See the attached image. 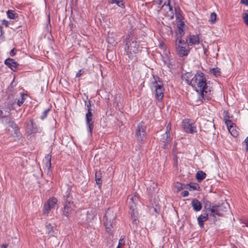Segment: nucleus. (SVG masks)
<instances>
[{
    "label": "nucleus",
    "mask_w": 248,
    "mask_h": 248,
    "mask_svg": "<svg viewBox=\"0 0 248 248\" xmlns=\"http://www.w3.org/2000/svg\"><path fill=\"white\" fill-rule=\"evenodd\" d=\"M182 78L191 85L203 98L207 100L211 98V90L207 86L206 79L202 72H198L194 76L191 73H186L182 76Z\"/></svg>",
    "instance_id": "1"
},
{
    "label": "nucleus",
    "mask_w": 248,
    "mask_h": 248,
    "mask_svg": "<svg viewBox=\"0 0 248 248\" xmlns=\"http://www.w3.org/2000/svg\"><path fill=\"white\" fill-rule=\"evenodd\" d=\"M204 208L206 212H210V216L215 217L216 215L223 216L224 213L228 210L229 205L227 202H223L221 205H211L210 203L207 202Z\"/></svg>",
    "instance_id": "2"
},
{
    "label": "nucleus",
    "mask_w": 248,
    "mask_h": 248,
    "mask_svg": "<svg viewBox=\"0 0 248 248\" xmlns=\"http://www.w3.org/2000/svg\"><path fill=\"white\" fill-rule=\"evenodd\" d=\"M158 4L162 5L161 9L158 11L159 17L164 18V16L169 19H172L174 14L170 5V0H158Z\"/></svg>",
    "instance_id": "3"
},
{
    "label": "nucleus",
    "mask_w": 248,
    "mask_h": 248,
    "mask_svg": "<svg viewBox=\"0 0 248 248\" xmlns=\"http://www.w3.org/2000/svg\"><path fill=\"white\" fill-rule=\"evenodd\" d=\"M116 214L111 210L108 209L104 217V224L107 232L111 233L112 229L115 225Z\"/></svg>",
    "instance_id": "4"
},
{
    "label": "nucleus",
    "mask_w": 248,
    "mask_h": 248,
    "mask_svg": "<svg viewBox=\"0 0 248 248\" xmlns=\"http://www.w3.org/2000/svg\"><path fill=\"white\" fill-rule=\"evenodd\" d=\"M127 55L131 59L135 58V54L139 51V45L134 38H126V41Z\"/></svg>",
    "instance_id": "5"
},
{
    "label": "nucleus",
    "mask_w": 248,
    "mask_h": 248,
    "mask_svg": "<svg viewBox=\"0 0 248 248\" xmlns=\"http://www.w3.org/2000/svg\"><path fill=\"white\" fill-rule=\"evenodd\" d=\"M176 46L178 54L180 56L187 55L189 52L188 45L180 38L176 39Z\"/></svg>",
    "instance_id": "6"
},
{
    "label": "nucleus",
    "mask_w": 248,
    "mask_h": 248,
    "mask_svg": "<svg viewBox=\"0 0 248 248\" xmlns=\"http://www.w3.org/2000/svg\"><path fill=\"white\" fill-rule=\"evenodd\" d=\"M182 125L184 131L187 133L193 134L197 131L196 126L191 119H185L182 122Z\"/></svg>",
    "instance_id": "7"
},
{
    "label": "nucleus",
    "mask_w": 248,
    "mask_h": 248,
    "mask_svg": "<svg viewBox=\"0 0 248 248\" xmlns=\"http://www.w3.org/2000/svg\"><path fill=\"white\" fill-rule=\"evenodd\" d=\"M139 202V198L136 194L129 195L127 199V202L129 205L130 209L132 211L131 213L132 217L135 216L136 211H135L137 204Z\"/></svg>",
    "instance_id": "8"
},
{
    "label": "nucleus",
    "mask_w": 248,
    "mask_h": 248,
    "mask_svg": "<svg viewBox=\"0 0 248 248\" xmlns=\"http://www.w3.org/2000/svg\"><path fill=\"white\" fill-rule=\"evenodd\" d=\"M146 126L144 123H140L137 126L135 131V136L137 140L139 141H142L145 138Z\"/></svg>",
    "instance_id": "9"
},
{
    "label": "nucleus",
    "mask_w": 248,
    "mask_h": 248,
    "mask_svg": "<svg viewBox=\"0 0 248 248\" xmlns=\"http://www.w3.org/2000/svg\"><path fill=\"white\" fill-rule=\"evenodd\" d=\"M177 26L178 30L176 31L177 38H180L182 39V37L185 33V31L186 30V26L184 22L182 20V16H177Z\"/></svg>",
    "instance_id": "10"
},
{
    "label": "nucleus",
    "mask_w": 248,
    "mask_h": 248,
    "mask_svg": "<svg viewBox=\"0 0 248 248\" xmlns=\"http://www.w3.org/2000/svg\"><path fill=\"white\" fill-rule=\"evenodd\" d=\"M14 103V102L13 101L10 100L5 102L4 105L0 109V118L6 117L10 115L11 108Z\"/></svg>",
    "instance_id": "11"
},
{
    "label": "nucleus",
    "mask_w": 248,
    "mask_h": 248,
    "mask_svg": "<svg viewBox=\"0 0 248 248\" xmlns=\"http://www.w3.org/2000/svg\"><path fill=\"white\" fill-rule=\"evenodd\" d=\"M153 85L155 88V97L157 100H161L164 96V89L161 82L155 81L153 82Z\"/></svg>",
    "instance_id": "12"
},
{
    "label": "nucleus",
    "mask_w": 248,
    "mask_h": 248,
    "mask_svg": "<svg viewBox=\"0 0 248 248\" xmlns=\"http://www.w3.org/2000/svg\"><path fill=\"white\" fill-rule=\"evenodd\" d=\"M225 124L227 125L228 130L230 133L233 137H236L238 134V131L236 128V126L231 121L225 119Z\"/></svg>",
    "instance_id": "13"
},
{
    "label": "nucleus",
    "mask_w": 248,
    "mask_h": 248,
    "mask_svg": "<svg viewBox=\"0 0 248 248\" xmlns=\"http://www.w3.org/2000/svg\"><path fill=\"white\" fill-rule=\"evenodd\" d=\"M170 130L171 126L170 124L169 123L166 126L165 133L162 134L161 136L160 140L162 142L164 143H168L171 140L172 138L170 137Z\"/></svg>",
    "instance_id": "14"
},
{
    "label": "nucleus",
    "mask_w": 248,
    "mask_h": 248,
    "mask_svg": "<svg viewBox=\"0 0 248 248\" xmlns=\"http://www.w3.org/2000/svg\"><path fill=\"white\" fill-rule=\"evenodd\" d=\"M93 114L92 112H87L86 114V123L88 128V131L92 133L93 127V122L92 120Z\"/></svg>",
    "instance_id": "15"
},
{
    "label": "nucleus",
    "mask_w": 248,
    "mask_h": 248,
    "mask_svg": "<svg viewBox=\"0 0 248 248\" xmlns=\"http://www.w3.org/2000/svg\"><path fill=\"white\" fill-rule=\"evenodd\" d=\"M108 43L112 46H115L117 44V37L116 34L112 32L109 31L107 39Z\"/></svg>",
    "instance_id": "16"
},
{
    "label": "nucleus",
    "mask_w": 248,
    "mask_h": 248,
    "mask_svg": "<svg viewBox=\"0 0 248 248\" xmlns=\"http://www.w3.org/2000/svg\"><path fill=\"white\" fill-rule=\"evenodd\" d=\"M74 205L73 203H71L70 202H66L63 208V215L66 217H68L69 214L74 209Z\"/></svg>",
    "instance_id": "17"
},
{
    "label": "nucleus",
    "mask_w": 248,
    "mask_h": 248,
    "mask_svg": "<svg viewBox=\"0 0 248 248\" xmlns=\"http://www.w3.org/2000/svg\"><path fill=\"white\" fill-rule=\"evenodd\" d=\"M209 215L210 216V212H208V213H203L198 217V221L201 228H202L203 227V222L208 219Z\"/></svg>",
    "instance_id": "18"
},
{
    "label": "nucleus",
    "mask_w": 248,
    "mask_h": 248,
    "mask_svg": "<svg viewBox=\"0 0 248 248\" xmlns=\"http://www.w3.org/2000/svg\"><path fill=\"white\" fill-rule=\"evenodd\" d=\"M5 64L13 71H15L18 65V63L14 60L10 58L5 61Z\"/></svg>",
    "instance_id": "19"
},
{
    "label": "nucleus",
    "mask_w": 248,
    "mask_h": 248,
    "mask_svg": "<svg viewBox=\"0 0 248 248\" xmlns=\"http://www.w3.org/2000/svg\"><path fill=\"white\" fill-rule=\"evenodd\" d=\"M189 44L196 45L200 44V38L198 35H189L188 37Z\"/></svg>",
    "instance_id": "20"
},
{
    "label": "nucleus",
    "mask_w": 248,
    "mask_h": 248,
    "mask_svg": "<svg viewBox=\"0 0 248 248\" xmlns=\"http://www.w3.org/2000/svg\"><path fill=\"white\" fill-rule=\"evenodd\" d=\"M191 205L195 211H199L202 209L201 202L197 199H194L191 202Z\"/></svg>",
    "instance_id": "21"
},
{
    "label": "nucleus",
    "mask_w": 248,
    "mask_h": 248,
    "mask_svg": "<svg viewBox=\"0 0 248 248\" xmlns=\"http://www.w3.org/2000/svg\"><path fill=\"white\" fill-rule=\"evenodd\" d=\"M102 173L100 171H96L95 174V179L96 181V183L97 185H99V187L102 184Z\"/></svg>",
    "instance_id": "22"
},
{
    "label": "nucleus",
    "mask_w": 248,
    "mask_h": 248,
    "mask_svg": "<svg viewBox=\"0 0 248 248\" xmlns=\"http://www.w3.org/2000/svg\"><path fill=\"white\" fill-rule=\"evenodd\" d=\"M46 162V167L47 169V171L49 172L50 171L51 167V156L49 155H47L45 158Z\"/></svg>",
    "instance_id": "23"
},
{
    "label": "nucleus",
    "mask_w": 248,
    "mask_h": 248,
    "mask_svg": "<svg viewBox=\"0 0 248 248\" xmlns=\"http://www.w3.org/2000/svg\"><path fill=\"white\" fill-rule=\"evenodd\" d=\"M7 15L8 18L12 19H16L17 18V14L13 10H8L7 12Z\"/></svg>",
    "instance_id": "24"
},
{
    "label": "nucleus",
    "mask_w": 248,
    "mask_h": 248,
    "mask_svg": "<svg viewBox=\"0 0 248 248\" xmlns=\"http://www.w3.org/2000/svg\"><path fill=\"white\" fill-rule=\"evenodd\" d=\"M206 177V173L202 171H199L196 173V178L198 181H201Z\"/></svg>",
    "instance_id": "25"
},
{
    "label": "nucleus",
    "mask_w": 248,
    "mask_h": 248,
    "mask_svg": "<svg viewBox=\"0 0 248 248\" xmlns=\"http://www.w3.org/2000/svg\"><path fill=\"white\" fill-rule=\"evenodd\" d=\"M57 200L56 198H52L48 200L46 203L52 209L53 208L57 203Z\"/></svg>",
    "instance_id": "26"
},
{
    "label": "nucleus",
    "mask_w": 248,
    "mask_h": 248,
    "mask_svg": "<svg viewBox=\"0 0 248 248\" xmlns=\"http://www.w3.org/2000/svg\"><path fill=\"white\" fill-rule=\"evenodd\" d=\"M108 2L110 4L116 3L119 7L124 8V4L122 0H108Z\"/></svg>",
    "instance_id": "27"
},
{
    "label": "nucleus",
    "mask_w": 248,
    "mask_h": 248,
    "mask_svg": "<svg viewBox=\"0 0 248 248\" xmlns=\"http://www.w3.org/2000/svg\"><path fill=\"white\" fill-rule=\"evenodd\" d=\"M46 232L48 234H53L54 233L53 227L50 224V223L46 222Z\"/></svg>",
    "instance_id": "28"
},
{
    "label": "nucleus",
    "mask_w": 248,
    "mask_h": 248,
    "mask_svg": "<svg viewBox=\"0 0 248 248\" xmlns=\"http://www.w3.org/2000/svg\"><path fill=\"white\" fill-rule=\"evenodd\" d=\"M174 186L176 189V192H178L183 189V185L179 182H176L174 183Z\"/></svg>",
    "instance_id": "29"
},
{
    "label": "nucleus",
    "mask_w": 248,
    "mask_h": 248,
    "mask_svg": "<svg viewBox=\"0 0 248 248\" xmlns=\"http://www.w3.org/2000/svg\"><path fill=\"white\" fill-rule=\"evenodd\" d=\"M9 124L14 129L15 134L17 136H19V135H18L19 134V130L17 127L16 126V124L13 122H9Z\"/></svg>",
    "instance_id": "30"
},
{
    "label": "nucleus",
    "mask_w": 248,
    "mask_h": 248,
    "mask_svg": "<svg viewBox=\"0 0 248 248\" xmlns=\"http://www.w3.org/2000/svg\"><path fill=\"white\" fill-rule=\"evenodd\" d=\"M51 208L48 206V205L46 203L45 204L44 206L43 209V214L46 216H48L49 212Z\"/></svg>",
    "instance_id": "31"
},
{
    "label": "nucleus",
    "mask_w": 248,
    "mask_h": 248,
    "mask_svg": "<svg viewBox=\"0 0 248 248\" xmlns=\"http://www.w3.org/2000/svg\"><path fill=\"white\" fill-rule=\"evenodd\" d=\"M216 19H217L216 14L214 12L212 13L210 15L209 22L212 24H214L216 22Z\"/></svg>",
    "instance_id": "32"
},
{
    "label": "nucleus",
    "mask_w": 248,
    "mask_h": 248,
    "mask_svg": "<svg viewBox=\"0 0 248 248\" xmlns=\"http://www.w3.org/2000/svg\"><path fill=\"white\" fill-rule=\"evenodd\" d=\"M211 72L216 77L220 76V73H221L220 71V69L217 67L215 68H213L211 70Z\"/></svg>",
    "instance_id": "33"
},
{
    "label": "nucleus",
    "mask_w": 248,
    "mask_h": 248,
    "mask_svg": "<svg viewBox=\"0 0 248 248\" xmlns=\"http://www.w3.org/2000/svg\"><path fill=\"white\" fill-rule=\"evenodd\" d=\"M187 186H189L190 188L193 190L197 189V188L199 187V185L196 183H190L188 184Z\"/></svg>",
    "instance_id": "34"
},
{
    "label": "nucleus",
    "mask_w": 248,
    "mask_h": 248,
    "mask_svg": "<svg viewBox=\"0 0 248 248\" xmlns=\"http://www.w3.org/2000/svg\"><path fill=\"white\" fill-rule=\"evenodd\" d=\"M242 18L243 19L245 23L248 26V14L247 13H244L242 15Z\"/></svg>",
    "instance_id": "35"
},
{
    "label": "nucleus",
    "mask_w": 248,
    "mask_h": 248,
    "mask_svg": "<svg viewBox=\"0 0 248 248\" xmlns=\"http://www.w3.org/2000/svg\"><path fill=\"white\" fill-rule=\"evenodd\" d=\"M50 110V108H47L46 110H45L43 113L42 115L41 116V119L43 120L44 119L47 115V113L48 111Z\"/></svg>",
    "instance_id": "36"
},
{
    "label": "nucleus",
    "mask_w": 248,
    "mask_h": 248,
    "mask_svg": "<svg viewBox=\"0 0 248 248\" xmlns=\"http://www.w3.org/2000/svg\"><path fill=\"white\" fill-rule=\"evenodd\" d=\"M21 95H22V97H21V99L18 100L17 101V104L19 106H20L23 103L24 100H25V99L24 98V95L23 94H22Z\"/></svg>",
    "instance_id": "37"
},
{
    "label": "nucleus",
    "mask_w": 248,
    "mask_h": 248,
    "mask_svg": "<svg viewBox=\"0 0 248 248\" xmlns=\"http://www.w3.org/2000/svg\"><path fill=\"white\" fill-rule=\"evenodd\" d=\"M31 124L32 127L31 130V133H36L37 132V128L36 127L34 126L32 120L31 121Z\"/></svg>",
    "instance_id": "38"
},
{
    "label": "nucleus",
    "mask_w": 248,
    "mask_h": 248,
    "mask_svg": "<svg viewBox=\"0 0 248 248\" xmlns=\"http://www.w3.org/2000/svg\"><path fill=\"white\" fill-rule=\"evenodd\" d=\"M124 238H121L119 242V244L117 248H119L121 246H122L123 245H124Z\"/></svg>",
    "instance_id": "39"
},
{
    "label": "nucleus",
    "mask_w": 248,
    "mask_h": 248,
    "mask_svg": "<svg viewBox=\"0 0 248 248\" xmlns=\"http://www.w3.org/2000/svg\"><path fill=\"white\" fill-rule=\"evenodd\" d=\"M84 72V70H83L82 69L79 70L78 71V72L77 73L76 77H79L81 75H82L83 74Z\"/></svg>",
    "instance_id": "40"
},
{
    "label": "nucleus",
    "mask_w": 248,
    "mask_h": 248,
    "mask_svg": "<svg viewBox=\"0 0 248 248\" xmlns=\"http://www.w3.org/2000/svg\"><path fill=\"white\" fill-rule=\"evenodd\" d=\"M189 194V193L186 190H185V191H184L183 192H182L181 193V195L184 197H186Z\"/></svg>",
    "instance_id": "41"
},
{
    "label": "nucleus",
    "mask_w": 248,
    "mask_h": 248,
    "mask_svg": "<svg viewBox=\"0 0 248 248\" xmlns=\"http://www.w3.org/2000/svg\"><path fill=\"white\" fill-rule=\"evenodd\" d=\"M173 161H174V165L175 166H177V165L178 164V157L176 155H174V158H173Z\"/></svg>",
    "instance_id": "42"
},
{
    "label": "nucleus",
    "mask_w": 248,
    "mask_h": 248,
    "mask_svg": "<svg viewBox=\"0 0 248 248\" xmlns=\"http://www.w3.org/2000/svg\"><path fill=\"white\" fill-rule=\"evenodd\" d=\"M2 25H3L5 27H8V25H9V22L8 21H7L6 20H3L2 21Z\"/></svg>",
    "instance_id": "43"
},
{
    "label": "nucleus",
    "mask_w": 248,
    "mask_h": 248,
    "mask_svg": "<svg viewBox=\"0 0 248 248\" xmlns=\"http://www.w3.org/2000/svg\"><path fill=\"white\" fill-rule=\"evenodd\" d=\"M244 142L246 144V150L247 151L248 150V137L244 140Z\"/></svg>",
    "instance_id": "44"
},
{
    "label": "nucleus",
    "mask_w": 248,
    "mask_h": 248,
    "mask_svg": "<svg viewBox=\"0 0 248 248\" xmlns=\"http://www.w3.org/2000/svg\"><path fill=\"white\" fill-rule=\"evenodd\" d=\"M241 3L248 6V0H241Z\"/></svg>",
    "instance_id": "45"
},
{
    "label": "nucleus",
    "mask_w": 248,
    "mask_h": 248,
    "mask_svg": "<svg viewBox=\"0 0 248 248\" xmlns=\"http://www.w3.org/2000/svg\"><path fill=\"white\" fill-rule=\"evenodd\" d=\"M87 109H88V112H91V103H90V101H89V103L88 104H87Z\"/></svg>",
    "instance_id": "46"
},
{
    "label": "nucleus",
    "mask_w": 248,
    "mask_h": 248,
    "mask_svg": "<svg viewBox=\"0 0 248 248\" xmlns=\"http://www.w3.org/2000/svg\"><path fill=\"white\" fill-rule=\"evenodd\" d=\"M15 49L14 48L10 52V54L11 56H14L15 54H16V53L15 52Z\"/></svg>",
    "instance_id": "47"
},
{
    "label": "nucleus",
    "mask_w": 248,
    "mask_h": 248,
    "mask_svg": "<svg viewBox=\"0 0 248 248\" xmlns=\"http://www.w3.org/2000/svg\"><path fill=\"white\" fill-rule=\"evenodd\" d=\"M8 245V244H2L1 245V248H7Z\"/></svg>",
    "instance_id": "48"
},
{
    "label": "nucleus",
    "mask_w": 248,
    "mask_h": 248,
    "mask_svg": "<svg viewBox=\"0 0 248 248\" xmlns=\"http://www.w3.org/2000/svg\"><path fill=\"white\" fill-rule=\"evenodd\" d=\"M152 184H153V188H155V187L156 186V184L154 183H152Z\"/></svg>",
    "instance_id": "49"
},
{
    "label": "nucleus",
    "mask_w": 248,
    "mask_h": 248,
    "mask_svg": "<svg viewBox=\"0 0 248 248\" xmlns=\"http://www.w3.org/2000/svg\"><path fill=\"white\" fill-rule=\"evenodd\" d=\"M140 4L142 5V6H143L144 4L143 2H141V3H140Z\"/></svg>",
    "instance_id": "50"
},
{
    "label": "nucleus",
    "mask_w": 248,
    "mask_h": 248,
    "mask_svg": "<svg viewBox=\"0 0 248 248\" xmlns=\"http://www.w3.org/2000/svg\"><path fill=\"white\" fill-rule=\"evenodd\" d=\"M160 47H162V45L160 44Z\"/></svg>",
    "instance_id": "51"
}]
</instances>
